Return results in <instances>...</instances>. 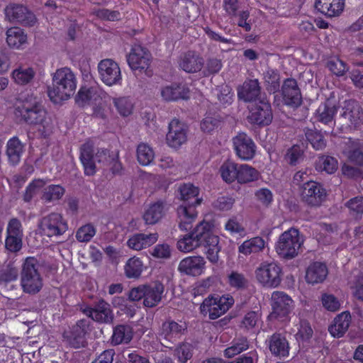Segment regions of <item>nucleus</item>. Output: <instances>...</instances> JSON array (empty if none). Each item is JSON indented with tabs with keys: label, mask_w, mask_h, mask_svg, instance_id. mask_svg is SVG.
Instances as JSON below:
<instances>
[{
	"label": "nucleus",
	"mask_w": 363,
	"mask_h": 363,
	"mask_svg": "<svg viewBox=\"0 0 363 363\" xmlns=\"http://www.w3.org/2000/svg\"><path fill=\"white\" fill-rule=\"evenodd\" d=\"M199 195V189L191 183L181 184L175 191V198L182 202L177 208L179 226L182 230H191V223L197 217L196 207L202 202Z\"/></svg>",
	"instance_id": "obj_1"
},
{
	"label": "nucleus",
	"mask_w": 363,
	"mask_h": 363,
	"mask_svg": "<svg viewBox=\"0 0 363 363\" xmlns=\"http://www.w3.org/2000/svg\"><path fill=\"white\" fill-rule=\"evenodd\" d=\"M21 104L16 108L21 120L29 125H40L44 130L50 126V119L40 98L33 94L21 95Z\"/></svg>",
	"instance_id": "obj_2"
},
{
	"label": "nucleus",
	"mask_w": 363,
	"mask_h": 363,
	"mask_svg": "<svg viewBox=\"0 0 363 363\" xmlns=\"http://www.w3.org/2000/svg\"><path fill=\"white\" fill-rule=\"evenodd\" d=\"M213 227L210 222H200L191 232L177 242L178 249L182 252H190L200 246L213 245L219 240L213 232Z\"/></svg>",
	"instance_id": "obj_3"
},
{
	"label": "nucleus",
	"mask_w": 363,
	"mask_h": 363,
	"mask_svg": "<svg viewBox=\"0 0 363 363\" xmlns=\"http://www.w3.org/2000/svg\"><path fill=\"white\" fill-rule=\"evenodd\" d=\"M76 79L73 72L67 67L57 69L52 77V86L48 87L51 101L58 104L74 94Z\"/></svg>",
	"instance_id": "obj_4"
},
{
	"label": "nucleus",
	"mask_w": 363,
	"mask_h": 363,
	"mask_svg": "<svg viewBox=\"0 0 363 363\" xmlns=\"http://www.w3.org/2000/svg\"><path fill=\"white\" fill-rule=\"evenodd\" d=\"M39 262L33 257H27L21 273V285L25 293L37 294L43 287V280L38 272Z\"/></svg>",
	"instance_id": "obj_5"
},
{
	"label": "nucleus",
	"mask_w": 363,
	"mask_h": 363,
	"mask_svg": "<svg viewBox=\"0 0 363 363\" xmlns=\"http://www.w3.org/2000/svg\"><path fill=\"white\" fill-rule=\"evenodd\" d=\"M113 319H91L99 323H108ZM93 328L91 319H79L75 325L69 326L62 333L63 340L73 348L85 346L86 335Z\"/></svg>",
	"instance_id": "obj_6"
},
{
	"label": "nucleus",
	"mask_w": 363,
	"mask_h": 363,
	"mask_svg": "<svg viewBox=\"0 0 363 363\" xmlns=\"http://www.w3.org/2000/svg\"><path fill=\"white\" fill-rule=\"evenodd\" d=\"M108 156L107 150H97L95 152L93 144L86 142L80 147L79 159L84 169V174L87 176H92L96 173V162L99 164H104L106 162Z\"/></svg>",
	"instance_id": "obj_7"
},
{
	"label": "nucleus",
	"mask_w": 363,
	"mask_h": 363,
	"mask_svg": "<svg viewBox=\"0 0 363 363\" xmlns=\"http://www.w3.org/2000/svg\"><path fill=\"white\" fill-rule=\"evenodd\" d=\"M303 240L299 236V231L291 228L280 235L276 250L281 257L292 259L298 255Z\"/></svg>",
	"instance_id": "obj_8"
},
{
	"label": "nucleus",
	"mask_w": 363,
	"mask_h": 363,
	"mask_svg": "<svg viewBox=\"0 0 363 363\" xmlns=\"http://www.w3.org/2000/svg\"><path fill=\"white\" fill-rule=\"evenodd\" d=\"M234 298L227 294L210 295L204 299L201 306V311L203 315L209 313V318H219L223 315L234 304Z\"/></svg>",
	"instance_id": "obj_9"
},
{
	"label": "nucleus",
	"mask_w": 363,
	"mask_h": 363,
	"mask_svg": "<svg viewBox=\"0 0 363 363\" xmlns=\"http://www.w3.org/2000/svg\"><path fill=\"white\" fill-rule=\"evenodd\" d=\"M150 52L140 45H135L127 55L128 65L135 74L144 72L147 77H151L152 71L150 69Z\"/></svg>",
	"instance_id": "obj_10"
},
{
	"label": "nucleus",
	"mask_w": 363,
	"mask_h": 363,
	"mask_svg": "<svg viewBox=\"0 0 363 363\" xmlns=\"http://www.w3.org/2000/svg\"><path fill=\"white\" fill-rule=\"evenodd\" d=\"M256 279L264 286L276 288L282 280V269L275 262H263L255 270Z\"/></svg>",
	"instance_id": "obj_11"
},
{
	"label": "nucleus",
	"mask_w": 363,
	"mask_h": 363,
	"mask_svg": "<svg viewBox=\"0 0 363 363\" xmlns=\"http://www.w3.org/2000/svg\"><path fill=\"white\" fill-rule=\"evenodd\" d=\"M6 18L11 23L25 26H33L36 22L35 16L23 4L11 3L4 9Z\"/></svg>",
	"instance_id": "obj_12"
},
{
	"label": "nucleus",
	"mask_w": 363,
	"mask_h": 363,
	"mask_svg": "<svg viewBox=\"0 0 363 363\" xmlns=\"http://www.w3.org/2000/svg\"><path fill=\"white\" fill-rule=\"evenodd\" d=\"M39 228L48 237L59 236L68 229L67 222L57 213H51L44 216L39 223Z\"/></svg>",
	"instance_id": "obj_13"
},
{
	"label": "nucleus",
	"mask_w": 363,
	"mask_h": 363,
	"mask_svg": "<svg viewBox=\"0 0 363 363\" xmlns=\"http://www.w3.org/2000/svg\"><path fill=\"white\" fill-rule=\"evenodd\" d=\"M250 123L259 126L269 125L273 119V113L270 103L266 97L260 99L250 111L247 117Z\"/></svg>",
	"instance_id": "obj_14"
},
{
	"label": "nucleus",
	"mask_w": 363,
	"mask_h": 363,
	"mask_svg": "<svg viewBox=\"0 0 363 363\" xmlns=\"http://www.w3.org/2000/svg\"><path fill=\"white\" fill-rule=\"evenodd\" d=\"M98 70L101 79L106 85L121 84L122 80L121 69L113 60H101L98 65Z\"/></svg>",
	"instance_id": "obj_15"
},
{
	"label": "nucleus",
	"mask_w": 363,
	"mask_h": 363,
	"mask_svg": "<svg viewBox=\"0 0 363 363\" xmlns=\"http://www.w3.org/2000/svg\"><path fill=\"white\" fill-rule=\"evenodd\" d=\"M301 195L308 205L318 206L325 200L326 191L320 183L311 180L303 184Z\"/></svg>",
	"instance_id": "obj_16"
},
{
	"label": "nucleus",
	"mask_w": 363,
	"mask_h": 363,
	"mask_svg": "<svg viewBox=\"0 0 363 363\" xmlns=\"http://www.w3.org/2000/svg\"><path fill=\"white\" fill-rule=\"evenodd\" d=\"M169 131L166 136L169 146L178 148L187 140L188 125L177 118L169 123Z\"/></svg>",
	"instance_id": "obj_17"
},
{
	"label": "nucleus",
	"mask_w": 363,
	"mask_h": 363,
	"mask_svg": "<svg viewBox=\"0 0 363 363\" xmlns=\"http://www.w3.org/2000/svg\"><path fill=\"white\" fill-rule=\"evenodd\" d=\"M233 147L237 156L242 160L252 159L256 145L252 139L245 133H240L233 138Z\"/></svg>",
	"instance_id": "obj_18"
},
{
	"label": "nucleus",
	"mask_w": 363,
	"mask_h": 363,
	"mask_svg": "<svg viewBox=\"0 0 363 363\" xmlns=\"http://www.w3.org/2000/svg\"><path fill=\"white\" fill-rule=\"evenodd\" d=\"M281 95L285 105L296 108L302 104V96L295 79H286L281 86Z\"/></svg>",
	"instance_id": "obj_19"
},
{
	"label": "nucleus",
	"mask_w": 363,
	"mask_h": 363,
	"mask_svg": "<svg viewBox=\"0 0 363 363\" xmlns=\"http://www.w3.org/2000/svg\"><path fill=\"white\" fill-rule=\"evenodd\" d=\"M341 118L354 127L363 124V108L355 99L345 100L342 106Z\"/></svg>",
	"instance_id": "obj_20"
},
{
	"label": "nucleus",
	"mask_w": 363,
	"mask_h": 363,
	"mask_svg": "<svg viewBox=\"0 0 363 363\" xmlns=\"http://www.w3.org/2000/svg\"><path fill=\"white\" fill-rule=\"evenodd\" d=\"M238 97L245 102H257L260 99H263L258 79L245 80L242 85L238 88Z\"/></svg>",
	"instance_id": "obj_21"
},
{
	"label": "nucleus",
	"mask_w": 363,
	"mask_h": 363,
	"mask_svg": "<svg viewBox=\"0 0 363 363\" xmlns=\"http://www.w3.org/2000/svg\"><path fill=\"white\" fill-rule=\"evenodd\" d=\"M272 313L267 318H283L287 316L291 308L292 299L282 292H276L272 295Z\"/></svg>",
	"instance_id": "obj_22"
},
{
	"label": "nucleus",
	"mask_w": 363,
	"mask_h": 363,
	"mask_svg": "<svg viewBox=\"0 0 363 363\" xmlns=\"http://www.w3.org/2000/svg\"><path fill=\"white\" fill-rule=\"evenodd\" d=\"M179 67L187 73H196L204 66V60L194 51H188L180 57Z\"/></svg>",
	"instance_id": "obj_23"
},
{
	"label": "nucleus",
	"mask_w": 363,
	"mask_h": 363,
	"mask_svg": "<svg viewBox=\"0 0 363 363\" xmlns=\"http://www.w3.org/2000/svg\"><path fill=\"white\" fill-rule=\"evenodd\" d=\"M205 263L201 256L189 257L180 262L178 269L181 273L195 277L202 273Z\"/></svg>",
	"instance_id": "obj_24"
},
{
	"label": "nucleus",
	"mask_w": 363,
	"mask_h": 363,
	"mask_svg": "<svg viewBox=\"0 0 363 363\" xmlns=\"http://www.w3.org/2000/svg\"><path fill=\"white\" fill-rule=\"evenodd\" d=\"M269 349L277 357L286 358L289 355L290 346L285 336L280 333H274L269 340Z\"/></svg>",
	"instance_id": "obj_25"
},
{
	"label": "nucleus",
	"mask_w": 363,
	"mask_h": 363,
	"mask_svg": "<svg viewBox=\"0 0 363 363\" xmlns=\"http://www.w3.org/2000/svg\"><path fill=\"white\" fill-rule=\"evenodd\" d=\"M164 291V286L159 281L145 284L144 306L149 308L156 306L161 301Z\"/></svg>",
	"instance_id": "obj_26"
},
{
	"label": "nucleus",
	"mask_w": 363,
	"mask_h": 363,
	"mask_svg": "<svg viewBox=\"0 0 363 363\" xmlns=\"http://www.w3.org/2000/svg\"><path fill=\"white\" fill-rule=\"evenodd\" d=\"M337 111V107L333 102L327 99L322 103L316 111L315 118L323 124L330 127L335 125L334 116Z\"/></svg>",
	"instance_id": "obj_27"
},
{
	"label": "nucleus",
	"mask_w": 363,
	"mask_h": 363,
	"mask_svg": "<svg viewBox=\"0 0 363 363\" xmlns=\"http://www.w3.org/2000/svg\"><path fill=\"white\" fill-rule=\"evenodd\" d=\"M161 95L166 101L186 100L189 98V89L185 84H172L162 89Z\"/></svg>",
	"instance_id": "obj_28"
},
{
	"label": "nucleus",
	"mask_w": 363,
	"mask_h": 363,
	"mask_svg": "<svg viewBox=\"0 0 363 363\" xmlns=\"http://www.w3.org/2000/svg\"><path fill=\"white\" fill-rule=\"evenodd\" d=\"M344 0H316L315 9L329 17L339 16L343 11Z\"/></svg>",
	"instance_id": "obj_29"
},
{
	"label": "nucleus",
	"mask_w": 363,
	"mask_h": 363,
	"mask_svg": "<svg viewBox=\"0 0 363 363\" xmlns=\"http://www.w3.org/2000/svg\"><path fill=\"white\" fill-rule=\"evenodd\" d=\"M328 275V268L325 264L315 262L308 266L306 272L308 283L315 284L322 283Z\"/></svg>",
	"instance_id": "obj_30"
},
{
	"label": "nucleus",
	"mask_w": 363,
	"mask_h": 363,
	"mask_svg": "<svg viewBox=\"0 0 363 363\" xmlns=\"http://www.w3.org/2000/svg\"><path fill=\"white\" fill-rule=\"evenodd\" d=\"M24 151V145L17 137L9 139L6 144V155L8 157L9 162L13 165H17Z\"/></svg>",
	"instance_id": "obj_31"
},
{
	"label": "nucleus",
	"mask_w": 363,
	"mask_h": 363,
	"mask_svg": "<svg viewBox=\"0 0 363 363\" xmlns=\"http://www.w3.org/2000/svg\"><path fill=\"white\" fill-rule=\"evenodd\" d=\"M83 313L88 318H93L94 313L99 318H113L111 305L102 298L95 301L92 306L84 308Z\"/></svg>",
	"instance_id": "obj_32"
},
{
	"label": "nucleus",
	"mask_w": 363,
	"mask_h": 363,
	"mask_svg": "<svg viewBox=\"0 0 363 363\" xmlns=\"http://www.w3.org/2000/svg\"><path fill=\"white\" fill-rule=\"evenodd\" d=\"M157 238V233H138L133 235L128 240V245L133 250H140L155 243Z\"/></svg>",
	"instance_id": "obj_33"
},
{
	"label": "nucleus",
	"mask_w": 363,
	"mask_h": 363,
	"mask_svg": "<svg viewBox=\"0 0 363 363\" xmlns=\"http://www.w3.org/2000/svg\"><path fill=\"white\" fill-rule=\"evenodd\" d=\"M187 328V325L182 320H179V323L174 320L165 321L162 325V334L164 338L170 340L177 335H182Z\"/></svg>",
	"instance_id": "obj_34"
},
{
	"label": "nucleus",
	"mask_w": 363,
	"mask_h": 363,
	"mask_svg": "<svg viewBox=\"0 0 363 363\" xmlns=\"http://www.w3.org/2000/svg\"><path fill=\"white\" fill-rule=\"evenodd\" d=\"M164 203L162 201H157L145 211L143 219L146 224L154 225L157 223L164 215Z\"/></svg>",
	"instance_id": "obj_35"
},
{
	"label": "nucleus",
	"mask_w": 363,
	"mask_h": 363,
	"mask_svg": "<svg viewBox=\"0 0 363 363\" xmlns=\"http://www.w3.org/2000/svg\"><path fill=\"white\" fill-rule=\"evenodd\" d=\"M347 157L350 162L359 167H363V143L359 140L350 142Z\"/></svg>",
	"instance_id": "obj_36"
},
{
	"label": "nucleus",
	"mask_w": 363,
	"mask_h": 363,
	"mask_svg": "<svg viewBox=\"0 0 363 363\" xmlns=\"http://www.w3.org/2000/svg\"><path fill=\"white\" fill-rule=\"evenodd\" d=\"M305 146L304 143L294 145L287 150L285 155V160L291 166H296L300 164L305 158Z\"/></svg>",
	"instance_id": "obj_37"
},
{
	"label": "nucleus",
	"mask_w": 363,
	"mask_h": 363,
	"mask_svg": "<svg viewBox=\"0 0 363 363\" xmlns=\"http://www.w3.org/2000/svg\"><path fill=\"white\" fill-rule=\"evenodd\" d=\"M27 35L22 29L18 27L11 28L6 31V42L9 47L18 48L25 44Z\"/></svg>",
	"instance_id": "obj_38"
},
{
	"label": "nucleus",
	"mask_w": 363,
	"mask_h": 363,
	"mask_svg": "<svg viewBox=\"0 0 363 363\" xmlns=\"http://www.w3.org/2000/svg\"><path fill=\"white\" fill-rule=\"evenodd\" d=\"M99 96L95 88L82 86L75 96V102L79 106L84 107L92 101H96Z\"/></svg>",
	"instance_id": "obj_39"
},
{
	"label": "nucleus",
	"mask_w": 363,
	"mask_h": 363,
	"mask_svg": "<svg viewBox=\"0 0 363 363\" xmlns=\"http://www.w3.org/2000/svg\"><path fill=\"white\" fill-rule=\"evenodd\" d=\"M306 138L316 150H323L326 147V140L320 130L311 128L304 130Z\"/></svg>",
	"instance_id": "obj_40"
},
{
	"label": "nucleus",
	"mask_w": 363,
	"mask_h": 363,
	"mask_svg": "<svg viewBox=\"0 0 363 363\" xmlns=\"http://www.w3.org/2000/svg\"><path fill=\"white\" fill-rule=\"evenodd\" d=\"M132 331L128 326L119 325L114 328L111 342L114 345L128 343L132 340Z\"/></svg>",
	"instance_id": "obj_41"
},
{
	"label": "nucleus",
	"mask_w": 363,
	"mask_h": 363,
	"mask_svg": "<svg viewBox=\"0 0 363 363\" xmlns=\"http://www.w3.org/2000/svg\"><path fill=\"white\" fill-rule=\"evenodd\" d=\"M237 174L236 179L240 184L255 181L259 177L258 171L248 164L238 165Z\"/></svg>",
	"instance_id": "obj_42"
},
{
	"label": "nucleus",
	"mask_w": 363,
	"mask_h": 363,
	"mask_svg": "<svg viewBox=\"0 0 363 363\" xmlns=\"http://www.w3.org/2000/svg\"><path fill=\"white\" fill-rule=\"evenodd\" d=\"M264 247V241L260 237H255L250 240L245 241L239 247V252L245 255L256 253L261 251Z\"/></svg>",
	"instance_id": "obj_43"
},
{
	"label": "nucleus",
	"mask_w": 363,
	"mask_h": 363,
	"mask_svg": "<svg viewBox=\"0 0 363 363\" xmlns=\"http://www.w3.org/2000/svg\"><path fill=\"white\" fill-rule=\"evenodd\" d=\"M248 348L249 342L247 337L236 338L233 340L231 345L224 350V356L227 358H232Z\"/></svg>",
	"instance_id": "obj_44"
},
{
	"label": "nucleus",
	"mask_w": 363,
	"mask_h": 363,
	"mask_svg": "<svg viewBox=\"0 0 363 363\" xmlns=\"http://www.w3.org/2000/svg\"><path fill=\"white\" fill-rule=\"evenodd\" d=\"M266 89L269 93H276L280 89V75L277 70L268 69L264 74Z\"/></svg>",
	"instance_id": "obj_45"
},
{
	"label": "nucleus",
	"mask_w": 363,
	"mask_h": 363,
	"mask_svg": "<svg viewBox=\"0 0 363 363\" xmlns=\"http://www.w3.org/2000/svg\"><path fill=\"white\" fill-rule=\"evenodd\" d=\"M315 169L318 171H325L328 174H333L338 167L337 160L331 156L322 155L315 162Z\"/></svg>",
	"instance_id": "obj_46"
},
{
	"label": "nucleus",
	"mask_w": 363,
	"mask_h": 363,
	"mask_svg": "<svg viewBox=\"0 0 363 363\" xmlns=\"http://www.w3.org/2000/svg\"><path fill=\"white\" fill-rule=\"evenodd\" d=\"M125 274L129 279L138 278L143 272V263L135 257L130 258L124 267Z\"/></svg>",
	"instance_id": "obj_47"
},
{
	"label": "nucleus",
	"mask_w": 363,
	"mask_h": 363,
	"mask_svg": "<svg viewBox=\"0 0 363 363\" xmlns=\"http://www.w3.org/2000/svg\"><path fill=\"white\" fill-rule=\"evenodd\" d=\"M238 170V164L230 160L225 162L220 168L223 179L228 183H231L236 179Z\"/></svg>",
	"instance_id": "obj_48"
},
{
	"label": "nucleus",
	"mask_w": 363,
	"mask_h": 363,
	"mask_svg": "<svg viewBox=\"0 0 363 363\" xmlns=\"http://www.w3.org/2000/svg\"><path fill=\"white\" fill-rule=\"evenodd\" d=\"M350 319H333V322L329 325L328 331L332 337L340 338L342 337L348 330Z\"/></svg>",
	"instance_id": "obj_49"
},
{
	"label": "nucleus",
	"mask_w": 363,
	"mask_h": 363,
	"mask_svg": "<svg viewBox=\"0 0 363 363\" xmlns=\"http://www.w3.org/2000/svg\"><path fill=\"white\" fill-rule=\"evenodd\" d=\"M65 192V189L60 185L51 184L43 189L41 199L46 202H51L60 199Z\"/></svg>",
	"instance_id": "obj_50"
},
{
	"label": "nucleus",
	"mask_w": 363,
	"mask_h": 363,
	"mask_svg": "<svg viewBox=\"0 0 363 363\" xmlns=\"http://www.w3.org/2000/svg\"><path fill=\"white\" fill-rule=\"evenodd\" d=\"M18 277V269L13 263H9L0 269V284H6L16 281Z\"/></svg>",
	"instance_id": "obj_51"
},
{
	"label": "nucleus",
	"mask_w": 363,
	"mask_h": 363,
	"mask_svg": "<svg viewBox=\"0 0 363 363\" xmlns=\"http://www.w3.org/2000/svg\"><path fill=\"white\" fill-rule=\"evenodd\" d=\"M296 326L298 330L295 337L297 341L303 342L311 338L313 331L307 319H299Z\"/></svg>",
	"instance_id": "obj_52"
},
{
	"label": "nucleus",
	"mask_w": 363,
	"mask_h": 363,
	"mask_svg": "<svg viewBox=\"0 0 363 363\" xmlns=\"http://www.w3.org/2000/svg\"><path fill=\"white\" fill-rule=\"evenodd\" d=\"M152 149L145 143H140L137 148V158L138 162L143 166L150 164L154 159Z\"/></svg>",
	"instance_id": "obj_53"
},
{
	"label": "nucleus",
	"mask_w": 363,
	"mask_h": 363,
	"mask_svg": "<svg viewBox=\"0 0 363 363\" xmlns=\"http://www.w3.org/2000/svg\"><path fill=\"white\" fill-rule=\"evenodd\" d=\"M222 121V117L218 114L208 115L201 122V129L206 133H211L218 128Z\"/></svg>",
	"instance_id": "obj_54"
},
{
	"label": "nucleus",
	"mask_w": 363,
	"mask_h": 363,
	"mask_svg": "<svg viewBox=\"0 0 363 363\" xmlns=\"http://www.w3.org/2000/svg\"><path fill=\"white\" fill-rule=\"evenodd\" d=\"M46 184V181L40 179H34L26 187V191L23 194V201L25 202H30L34 196Z\"/></svg>",
	"instance_id": "obj_55"
},
{
	"label": "nucleus",
	"mask_w": 363,
	"mask_h": 363,
	"mask_svg": "<svg viewBox=\"0 0 363 363\" xmlns=\"http://www.w3.org/2000/svg\"><path fill=\"white\" fill-rule=\"evenodd\" d=\"M13 78L18 84H26L34 77L35 72L32 68L17 69L13 72Z\"/></svg>",
	"instance_id": "obj_56"
},
{
	"label": "nucleus",
	"mask_w": 363,
	"mask_h": 363,
	"mask_svg": "<svg viewBox=\"0 0 363 363\" xmlns=\"http://www.w3.org/2000/svg\"><path fill=\"white\" fill-rule=\"evenodd\" d=\"M96 234V229L91 223L80 227L76 233V238L79 242H89Z\"/></svg>",
	"instance_id": "obj_57"
},
{
	"label": "nucleus",
	"mask_w": 363,
	"mask_h": 363,
	"mask_svg": "<svg viewBox=\"0 0 363 363\" xmlns=\"http://www.w3.org/2000/svg\"><path fill=\"white\" fill-rule=\"evenodd\" d=\"M223 67L221 60L216 57H209L206 60L203 71L205 77L216 74L219 72Z\"/></svg>",
	"instance_id": "obj_58"
},
{
	"label": "nucleus",
	"mask_w": 363,
	"mask_h": 363,
	"mask_svg": "<svg viewBox=\"0 0 363 363\" xmlns=\"http://www.w3.org/2000/svg\"><path fill=\"white\" fill-rule=\"evenodd\" d=\"M328 67L334 74L338 77L343 76L349 69L347 64L340 59L328 61Z\"/></svg>",
	"instance_id": "obj_59"
},
{
	"label": "nucleus",
	"mask_w": 363,
	"mask_h": 363,
	"mask_svg": "<svg viewBox=\"0 0 363 363\" xmlns=\"http://www.w3.org/2000/svg\"><path fill=\"white\" fill-rule=\"evenodd\" d=\"M345 206L350 209L352 215L362 216L363 214V197L357 196L350 199L345 203Z\"/></svg>",
	"instance_id": "obj_60"
},
{
	"label": "nucleus",
	"mask_w": 363,
	"mask_h": 363,
	"mask_svg": "<svg viewBox=\"0 0 363 363\" xmlns=\"http://www.w3.org/2000/svg\"><path fill=\"white\" fill-rule=\"evenodd\" d=\"M229 284L236 289H244L247 286V279L242 274L237 272H232L228 276Z\"/></svg>",
	"instance_id": "obj_61"
},
{
	"label": "nucleus",
	"mask_w": 363,
	"mask_h": 363,
	"mask_svg": "<svg viewBox=\"0 0 363 363\" xmlns=\"http://www.w3.org/2000/svg\"><path fill=\"white\" fill-rule=\"evenodd\" d=\"M175 354L177 356L179 361L182 363L186 362L192 357V347L188 343H183L180 345L175 350Z\"/></svg>",
	"instance_id": "obj_62"
},
{
	"label": "nucleus",
	"mask_w": 363,
	"mask_h": 363,
	"mask_svg": "<svg viewBox=\"0 0 363 363\" xmlns=\"http://www.w3.org/2000/svg\"><path fill=\"white\" fill-rule=\"evenodd\" d=\"M113 104L121 116H128L131 113L133 106L126 98L114 99Z\"/></svg>",
	"instance_id": "obj_63"
},
{
	"label": "nucleus",
	"mask_w": 363,
	"mask_h": 363,
	"mask_svg": "<svg viewBox=\"0 0 363 363\" xmlns=\"http://www.w3.org/2000/svg\"><path fill=\"white\" fill-rule=\"evenodd\" d=\"M5 246L7 250L12 252L19 251L22 247V236L7 235Z\"/></svg>",
	"instance_id": "obj_64"
}]
</instances>
